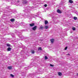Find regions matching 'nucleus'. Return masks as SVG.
I'll list each match as a JSON object with an SVG mask.
<instances>
[{
    "instance_id": "f03ea898",
    "label": "nucleus",
    "mask_w": 78,
    "mask_h": 78,
    "mask_svg": "<svg viewBox=\"0 0 78 78\" xmlns=\"http://www.w3.org/2000/svg\"><path fill=\"white\" fill-rule=\"evenodd\" d=\"M17 34H18V36L20 37L21 38L23 37V35H22V33H20V31H19V32H18Z\"/></svg>"
},
{
    "instance_id": "0eeeda50",
    "label": "nucleus",
    "mask_w": 78,
    "mask_h": 78,
    "mask_svg": "<svg viewBox=\"0 0 78 78\" xmlns=\"http://www.w3.org/2000/svg\"><path fill=\"white\" fill-rule=\"evenodd\" d=\"M30 27H33V26H34V23H32L30 24Z\"/></svg>"
},
{
    "instance_id": "e433bc0d",
    "label": "nucleus",
    "mask_w": 78,
    "mask_h": 78,
    "mask_svg": "<svg viewBox=\"0 0 78 78\" xmlns=\"http://www.w3.org/2000/svg\"><path fill=\"white\" fill-rule=\"evenodd\" d=\"M4 16H6L4 15Z\"/></svg>"
},
{
    "instance_id": "473e14b6",
    "label": "nucleus",
    "mask_w": 78,
    "mask_h": 78,
    "mask_svg": "<svg viewBox=\"0 0 78 78\" xmlns=\"http://www.w3.org/2000/svg\"><path fill=\"white\" fill-rule=\"evenodd\" d=\"M6 0V1H8V2L9 1L8 0Z\"/></svg>"
},
{
    "instance_id": "4c0bfd02",
    "label": "nucleus",
    "mask_w": 78,
    "mask_h": 78,
    "mask_svg": "<svg viewBox=\"0 0 78 78\" xmlns=\"http://www.w3.org/2000/svg\"><path fill=\"white\" fill-rule=\"evenodd\" d=\"M68 55H69V54H68Z\"/></svg>"
},
{
    "instance_id": "a19ab883",
    "label": "nucleus",
    "mask_w": 78,
    "mask_h": 78,
    "mask_svg": "<svg viewBox=\"0 0 78 78\" xmlns=\"http://www.w3.org/2000/svg\"><path fill=\"white\" fill-rule=\"evenodd\" d=\"M22 52H21V53H22Z\"/></svg>"
},
{
    "instance_id": "aec40b11",
    "label": "nucleus",
    "mask_w": 78,
    "mask_h": 78,
    "mask_svg": "<svg viewBox=\"0 0 78 78\" xmlns=\"http://www.w3.org/2000/svg\"><path fill=\"white\" fill-rule=\"evenodd\" d=\"M38 50H42V48L41 47H40L38 48Z\"/></svg>"
},
{
    "instance_id": "72a5a7b5",
    "label": "nucleus",
    "mask_w": 78,
    "mask_h": 78,
    "mask_svg": "<svg viewBox=\"0 0 78 78\" xmlns=\"http://www.w3.org/2000/svg\"><path fill=\"white\" fill-rule=\"evenodd\" d=\"M77 76H78V73H77Z\"/></svg>"
},
{
    "instance_id": "f257e3e1",
    "label": "nucleus",
    "mask_w": 78,
    "mask_h": 78,
    "mask_svg": "<svg viewBox=\"0 0 78 78\" xmlns=\"http://www.w3.org/2000/svg\"><path fill=\"white\" fill-rule=\"evenodd\" d=\"M34 8V7H29V6H27V9H25L24 10V12H26L24 15H22V16L25 17V18L27 17H31V16H30V11L32 10V9Z\"/></svg>"
},
{
    "instance_id": "58836bf2",
    "label": "nucleus",
    "mask_w": 78,
    "mask_h": 78,
    "mask_svg": "<svg viewBox=\"0 0 78 78\" xmlns=\"http://www.w3.org/2000/svg\"><path fill=\"white\" fill-rule=\"evenodd\" d=\"M34 65L35 66H36V65H35V64H34Z\"/></svg>"
},
{
    "instance_id": "9d476101",
    "label": "nucleus",
    "mask_w": 78,
    "mask_h": 78,
    "mask_svg": "<svg viewBox=\"0 0 78 78\" xmlns=\"http://www.w3.org/2000/svg\"><path fill=\"white\" fill-rule=\"evenodd\" d=\"M73 2V1L72 0H69V2L70 3H72Z\"/></svg>"
},
{
    "instance_id": "5701e85b",
    "label": "nucleus",
    "mask_w": 78,
    "mask_h": 78,
    "mask_svg": "<svg viewBox=\"0 0 78 78\" xmlns=\"http://www.w3.org/2000/svg\"><path fill=\"white\" fill-rule=\"evenodd\" d=\"M10 76H12V77H14V75H13L12 74H10Z\"/></svg>"
},
{
    "instance_id": "1a4fd4ad",
    "label": "nucleus",
    "mask_w": 78,
    "mask_h": 78,
    "mask_svg": "<svg viewBox=\"0 0 78 78\" xmlns=\"http://www.w3.org/2000/svg\"><path fill=\"white\" fill-rule=\"evenodd\" d=\"M8 69L9 70H11V69H12V67H11V66H9L8 67Z\"/></svg>"
},
{
    "instance_id": "c756f323",
    "label": "nucleus",
    "mask_w": 78,
    "mask_h": 78,
    "mask_svg": "<svg viewBox=\"0 0 78 78\" xmlns=\"http://www.w3.org/2000/svg\"><path fill=\"white\" fill-rule=\"evenodd\" d=\"M17 25H20V23H17Z\"/></svg>"
},
{
    "instance_id": "b1692460",
    "label": "nucleus",
    "mask_w": 78,
    "mask_h": 78,
    "mask_svg": "<svg viewBox=\"0 0 78 78\" xmlns=\"http://www.w3.org/2000/svg\"><path fill=\"white\" fill-rule=\"evenodd\" d=\"M50 66H51V67H53V65L51 64H50Z\"/></svg>"
},
{
    "instance_id": "423d86ee",
    "label": "nucleus",
    "mask_w": 78,
    "mask_h": 78,
    "mask_svg": "<svg viewBox=\"0 0 78 78\" xmlns=\"http://www.w3.org/2000/svg\"><path fill=\"white\" fill-rule=\"evenodd\" d=\"M23 3L24 4H26V3H27V0H24L23 1Z\"/></svg>"
},
{
    "instance_id": "cd10ccee",
    "label": "nucleus",
    "mask_w": 78,
    "mask_h": 78,
    "mask_svg": "<svg viewBox=\"0 0 78 78\" xmlns=\"http://www.w3.org/2000/svg\"><path fill=\"white\" fill-rule=\"evenodd\" d=\"M30 67V66H29L28 67V69H31V67Z\"/></svg>"
},
{
    "instance_id": "20e7f679",
    "label": "nucleus",
    "mask_w": 78,
    "mask_h": 78,
    "mask_svg": "<svg viewBox=\"0 0 78 78\" xmlns=\"http://www.w3.org/2000/svg\"><path fill=\"white\" fill-rule=\"evenodd\" d=\"M57 12L58 13H59V14H61L62 13V12L59 9L57 10Z\"/></svg>"
},
{
    "instance_id": "dca6fc26",
    "label": "nucleus",
    "mask_w": 78,
    "mask_h": 78,
    "mask_svg": "<svg viewBox=\"0 0 78 78\" xmlns=\"http://www.w3.org/2000/svg\"><path fill=\"white\" fill-rule=\"evenodd\" d=\"M58 75H59L60 76H61V75H62V74L60 72H58Z\"/></svg>"
},
{
    "instance_id": "412c9836",
    "label": "nucleus",
    "mask_w": 78,
    "mask_h": 78,
    "mask_svg": "<svg viewBox=\"0 0 78 78\" xmlns=\"http://www.w3.org/2000/svg\"><path fill=\"white\" fill-rule=\"evenodd\" d=\"M45 59H48V57H47V56H45Z\"/></svg>"
},
{
    "instance_id": "6e6552de",
    "label": "nucleus",
    "mask_w": 78,
    "mask_h": 78,
    "mask_svg": "<svg viewBox=\"0 0 78 78\" xmlns=\"http://www.w3.org/2000/svg\"><path fill=\"white\" fill-rule=\"evenodd\" d=\"M51 43L53 44V42H54V39H51L50 40Z\"/></svg>"
},
{
    "instance_id": "393cba45",
    "label": "nucleus",
    "mask_w": 78,
    "mask_h": 78,
    "mask_svg": "<svg viewBox=\"0 0 78 78\" xmlns=\"http://www.w3.org/2000/svg\"><path fill=\"white\" fill-rule=\"evenodd\" d=\"M44 6H45V7H47V4H45L44 5Z\"/></svg>"
},
{
    "instance_id": "f3484780",
    "label": "nucleus",
    "mask_w": 78,
    "mask_h": 78,
    "mask_svg": "<svg viewBox=\"0 0 78 78\" xmlns=\"http://www.w3.org/2000/svg\"><path fill=\"white\" fill-rule=\"evenodd\" d=\"M10 21H11V22H14V20L13 19H11L10 20Z\"/></svg>"
},
{
    "instance_id": "c85d7f7f",
    "label": "nucleus",
    "mask_w": 78,
    "mask_h": 78,
    "mask_svg": "<svg viewBox=\"0 0 78 78\" xmlns=\"http://www.w3.org/2000/svg\"><path fill=\"white\" fill-rule=\"evenodd\" d=\"M62 2H61V5H63V4L62 3Z\"/></svg>"
},
{
    "instance_id": "ddd939ff",
    "label": "nucleus",
    "mask_w": 78,
    "mask_h": 78,
    "mask_svg": "<svg viewBox=\"0 0 78 78\" xmlns=\"http://www.w3.org/2000/svg\"><path fill=\"white\" fill-rule=\"evenodd\" d=\"M48 23V21L47 20L45 21V25H47V24Z\"/></svg>"
},
{
    "instance_id": "2eb2a0df",
    "label": "nucleus",
    "mask_w": 78,
    "mask_h": 78,
    "mask_svg": "<svg viewBox=\"0 0 78 78\" xmlns=\"http://www.w3.org/2000/svg\"><path fill=\"white\" fill-rule=\"evenodd\" d=\"M74 20H76V19H78V18H77V17H76V16H74V17L73 18Z\"/></svg>"
},
{
    "instance_id": "6ab92c4d",
    "label": "nucleus",
    "mask_w": 78,
    "mask_h": 78,
    "mask_svg": "<svg viewBox=\"0 0 78 78\" xmlns=\"http://www.w3.org/2000/svg\"><path fill=\"white\" fill-rule=\"evenodd\" d=\"M6 45L7 47H10V44H7Z\"/></svg>"
},
{
    "instance_id": "bb28decb",
    "label": "nucleus",
    "mask_w": 78,
    "mask_h": 78,
    "mask_svg": "<svg viewBox=\"0 0 78 78\" xmlns=\"http://www.w3.org/2000/svg\"><path fill=\"white\" fill-rule=\"evenodd\" d=\"M25 45L23 46V47H22L23 48H25Z\"/></svg>"
},
{
    "instance_id": "7ed1b4c3",
    "label": "nucleus",
    "mask_w": 78,
    "mask_h": 78,
    "mask_svg": "<svg viewBox=\"0 0 78 78\" xmlns=\"http://www.w3.org/2000/svg\"><path fill=\"white\" fill-rule=\"evenodd\" d=\"M9 12H12L13 13H15V12H16V11L13 10H12L11 9L9 10Z\"/></svg>"
},
{
    "instance_id": "ea45409f",
    "label": "nucleus",
    "mask_w": 78,
    "mask_h": 78,
    "mask_svg": "<svg viewBox=\"0 0 78 78\" xmlns=\"http://www.w3.org/2000/svg\"><path fill=\"white\" fill-rule=\"evenodd\" d=\"M37 73H38V72H37Z\"/></svg>"
},
{
    "instance_id": "f8f14e48",
    "label": "nucleus",
    "mask_w": 78,
    "mask_h": 78,
    "mask_svg": "<svg viewBox=\"0 0 78 78\" xmlns=\"http://www.w3.org/2000/svg\"><path fill=\"white\" fill-rule=\"evenodd\" d=\"M31 52L32 54H34V53H35L34 50H32V51H31Z\"/></svg>"
},
{
    "instance_id": "4be33fe9",
    "label": "nucleus",
    "mask_w": 78,
    "mask_h": 78,
    "mask_svg": "<svg viewBox=\"0 0 78 78\" xmlns=\"http://www.w3.org/2000/svg\"><path fill=\"white\" fill-rule=\"evenodd\" d=\"M43 28V27L42 26H40V29H42V28Z\"/></svg>"
},
{
    "instance_id": "39448f33",
    "label": "nucleus",
    "mask_w": 78,
    "mask_h": 78,
    "mask_svg": "<svg viewBox=\"0 0 78 78\" xmlns=\"http://www.w3.org/2000/svg\"><path fill=\"white\" fill-rule=\"evenodd\" d=\"M36 28H37V26H35L32 28V30H36Z\"/></svg>"
},
{
    "instance_id": "4468645a",
    "label": "nucleus",
    "mask_w": 78,
    "mask_h": 78,
    "mask_svg": "<svg viewBox=\"0 0 78 78\" xmlns=\"http://www.w3.org/2000/svg\"><path fill=\"white\" fill-rule=\"evenodd\" d=\"M48 27L47 26H45V28L46 29H48Z\"/></svg>"
},
{
    "instance_id": "9b49d317",
    "label": "nucleus",
    "mask_w": 78,
    "mask_h": 78,
    "mask_svg": "<svg viewBox=\"0 0 78 78\" xmlns=\"http://www.w3.org/2000/svg\"><path fill=\"white\" fill-rule=\"evenodd\" d=\"M11 48L9 47L7 49V50H8V51H11Z\"/></svg>"
},
{
    "instance_id": "c9c22d12",
    "label": "nucleus",
    "mask_w": 78,
    "mask_h": 78,
    "mask_svg": "<svg viewBox=\"0 0 78 78\" xmlns=\"http://www.w3.org/2000/svg\"><path fill=\"white\" fill-rule=\"evenodd\" d=\"M13 35H14V34H13Z\"/></svg>"
},
{
    "instance_id": "2f4dec72",
    "label": "nucleus",
    "mask_w": 78,
    "mask_h": 78,
    "mask_svg": "<svg viewBox=\"0 0 78 78\" xmlns=\"http://www.w3.org/2000/svg\"><path fill=\"white\" fill-rule=\"evenodd\" d=\"M39 12H38V13H37V14H38V15H39Z\"/></svg>"
},
{
    "instance_id": "a211bd4d",
    "label": "nucleus",
    "mask_w": 78,
    "mask_h": 78,
    "mask_svg": "<svg viewBox=\"0 0 78 78\" xmlns=\"http://www.w3.org/2000/svg\"><path fill=\"white\" fill-rule=\"evenodd\" d=\"M72 30H73V31H75V28L74 27H73L72 28Z\"/></svg>"
},
{
    "instance_id": "7c9ffc66",
    "label": "nucleus",
    "mask_w": 78,
    "mask_h": 78,
    "mask_svg": "<svg viewBox=\"0 0 78 78\" xmlns=\"http://www.w3.org/2000/svg\"><path fill=\"white\" fill-rule=\"evenodd\" d=\"M19 1H18L17 3H19Z\"/></svg>"
},
{
    "instance_id": "a878e982",
    "label": "nucleus",
    "mask_w": 78,
    "mask_h": 78,
    "mask_svg": "<svg viewBox=\"0 0 78 78\" xmlns=\"http://www.w3.org/2000/svg\"><path fill=\"white\" fill-rule=\"evenodd\" d=\"M67 47H66L65 48V50H67Z\"/></svg>"
},
{
    "instance_id": "f704fd0d",
    "label": "nucleus",
    "mask_w": 78,
    "mask_h": 78,
    "mask_svg": "<svg viewBox=\"0 0 78 78\" xmlns=\"http://www.w3.org/2000/svg\"><path fill=\"white\" fill-rule=\"evenodd\" d=\"M12 37H14V35H12Z\"/></svg>"
}]
</instances>
